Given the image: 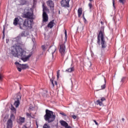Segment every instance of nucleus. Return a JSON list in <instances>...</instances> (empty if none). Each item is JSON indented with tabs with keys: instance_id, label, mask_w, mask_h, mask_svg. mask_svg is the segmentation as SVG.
Returning a JSON list of instances; mask_svg holds the SVG:
<instances>
[{
	"instance_id": "nucleus-1",
	"label": "nucleus",
	"mask_w": 128,
	"mask_h": 128,
	"mask_svg": "<svg viewBox=\"0 0 128 128\" xmlns=\"http://www.w3.org/2000/svg\"><path fill=\"white\" fill-rule=\"evenodd\" d=\"M24 18H26L25 20H21L20 22L18 23V28L21 30L32 28V20H34V14L32 12V8H28L26 12L22 15Z\"/></svg>"
},
{
	"instance_id": "nucleus-2",
	"label": "nucleus",
	"mask_w": 128,
	"mask_h": 128,
	"mask_svg": "<svg viewBox=\"0 0 128 128\" xmlns=\"http://www.w3.org/2000/svg\"><path fill=\"white\" fill-rule=\"evenodd\" d=\"M11 54L14 57L21 58V60L24 62H28L32 56L30 54L28 55L26 52L19 45H14L12 46Z\"/></svg>"
},
{
	"instance_id": "nucleus-3",
	"label": "nucleus",
	"mask_w": 128,
	"mask_h": 128,
	"mask_svg": "<svg viewBox=\"0 0 128 128\" xmlns=\"http://www.w3.org/2000/svg\"><path fill=\"white\" fill-rule=\"evenodd\" d=\"M97 38H98V44L102 45V49L106 48V41L104 40V28H100V30L99 31Z\"/></svg>"
},
{
	"instance_id": "nucleus-4",
	"label": "nucleus",
	"mask_w": 128,
	"mask_h": 128,
	"mask_svg": "<svg viewBox=\"0 0 128 128\" xmlns=\"http://www.w3.org/2000/svg\"><path fill=\"white\" fill-rule=\"evenodd\" d=\"M44 118V120L47 121V122L50 123L55 120V115L54 114V112L48 110H46V114L43 116Z\"/></svg>"
},
{
	"instance_id": "nucleus-5",
	"label": "nucleus",
	"mask_w": 128,
	"mask_h": 128,
	"mask_svg": "<svg viewBox=\"0 0 128 128\" xmlns=\"http://www.w3.org/2000/svg\"><path fill=\"white\" fill-rule=\"evenodd\" d=\"M48 8L47 7L43 6L42 8V22H47L48 21V16L47 15V14L46 13V11H47Z\"/></svg>"
},
{
	"instance_id": "nucleus-6",
	"label": "nucleus",
	"mask_w": 128,
	"mask_h": 128,
	"mask_svg": "<svg viewBox=\"0 0 128 128\" xmlns=\"http://www.w3.org/2000/svg\"><path fill=\"white\" fill-rule=\"evenodd\" d=\"M14 64H16V66L18 67V70L20 72H21V70H26L29 68L28 64H20V63L16 62H14Z\"/></svg>"
},
{
	"instance_id": "nucleus-7",
	"label": "nucleus",
	"mask_w": 128,
	"mask_h": 128,
	"mask_svg": "<svg viewBox=\"0 0 128 128\" xmlns=\"http://www.w3.org/2000/svg\"><path fill=\"white\" fill-rule=\"evenodd\" d=\"M14 120V114H11V116H10V119L7 120V124H6L7 128H12V120Z\"/></svg>"
},
{
	"instance_id": "nucleus-8",
	"label": "nucleus",
	"mask_w": 128,
	"mask_h": 128,
	"mask_svg": "<svg viewBox=\"0 0 128 128\" xmlns=\"http://www.w3.org/2000/svg\"><path fill=\"white\" fill-rule=\"evenodd\" d=\"M59 52L62 55V58H64L65 54V44L64 43L60 44V48L59 49Z\"/></svg>"
},
{
	"instance_id": "nucleus-9",
	"label": "nucleus",
	"mask_w": 128,
	"mask_h": 128,
	"mask_svg": "<svg viewBox=\"0 0 128 128\" xmlns=\"http://www.w3.org/2000/svg\"><path fill=\"white\" fill-rule=\"evenodd\" d=\"M70 1V0H62V1L60 2V4L62 5V7L64 8H69Z\"/></svg>"
},
{
	"instance_id": "nucleus-10",
	"label": "nucleus",
	"mask_w": 128,
	"mask_h": 128,
	"mask_svg": "<svg viewBox=\"0 0 128 128\" xmlns=\"http://www.w3.org/2000/svg\"><path fill=\"white\" fill-rule=\"evenodd\" d=\"M104 101H106V98L104 97L100 98V99L96 100V105L103 106H104V104H103Z\"/></svg>"
},
{
	"instance_id": "nucleus-11",
	"label": "nucleus",
	"mask_w": 128,
	"mask_h": 128,
	"mask_svg": "<svg viewBox=\"0 0 128 128\" xmlns=\"http://www.w3.org/2000/svg\"><path fill=\"white\" fill-rule=\"evenodd\" d=\"M47 6H48L51 10H54V2L52 0H50L46 2Z\"/></svg>"
},
{
	"instance_id": "nucleus-12",
	"label": "nucleus",
	"mask_w": 128,
	"mask_h": 128,
	"mask_svg": "<svg viewBox=\"0 0 128 128\" xmlns=\"http://www.w3.org/2000/svg\"><path fill=\"white\" fill-rule=\"evenodd\" d=\"M77 14L78 16V18H80V16L82 15V17H84V20H86V19L84 18V14H82V8H78V10H77Z\"/></svg>"
},
{
	"instance_id": "nucleus-13",
	"label": "nucleus",
	"mask_w": 128,
	"mask_h": 128,
	"mask_svg": "<svg viewBox=\"0 0 128 128\" xmlns=\"http://www.w3.org/2000/svg\"><path fill=\"white\" fill-rule=\"evenodd\" d=\"M48 52H50L51 54H54L56 52V47L55 46H50V48H48Z\"/></svg>"
},
{
	"instance_id": "nucleus-14",
	"label": "nucleus",
	"mask_w": 128,
	"mask_h": 128,
	"mask_svg": "<svg viewBox=\"0 0 128 128\" xmlns=\"http://www.w3.org/2000/svg\"><path fill=\"white\" fill-rule=\"evenodd\" d=\"M60 124L64 126V128L70 127V126H68V123H66V122H65L64 120H60Z\"/></svg>"
},
{
	"instance_id": "nucleus-15",
	"label": "nucleus",
	"mask_w": 128,
	"mask_h": 128,
	"mask_svg": "<svg viewBox=\"0 0 128 128\" xmlns=\"http://www.w3.org/2000/svg\"><path fill=\"white\" fill-rule=\"evenodd\" d=\"M54 20H51L50 22H48V24H47V28H54V24H55V23L54 22Z\"/></svg>"
},
{
	"instance_id": "nucleus-16",
	"label": "nucleus",
	"mask_w": 128,
	"mask_h": 128,
	"mask_svg": "<svg viewBox=\"0 0 128 128\" xmlns=\"http://www.w3.org/2000/svg\"><path fill=\"white\" fill-rule=\"evenodd\" d=\"M18 100L14 102V106H16V108H18V106L20 105V100H18V99L20 98L21 97L20 96H18Z\"/></svg>"
},
{
	"instance_id": "nucleus-17",
	"label": "nucleus",
	"mask_w": 128,
	"mask_h": 128,
	"mask_svg": "<svg viewBox=\"0 0 128 128\" xmlns=\"http://www.w3.org/2000/svg\"><path fill=\"white\" fill-rule=\"evenodd\" d=\"M20 22H21V20H18V18H14V26H17V24L20 23Z\"/></svg>"
},
{
	"instance_id": "nucleus-18",
	"label": "nucleus",
	"mask_w": 128,
	"mask_h": 128,
	"mask_svg": "<svg viewBox=\"0 0 128 128\" xmlns=\"http://www.w3.org/2000/svg\"><path fill=\"white\" fill-rule=\"evenodd\" d=\"M125 77H122V78H121V80L120 81V86L121 87H122V85L125 83Z\"/></svg>"
},
{
	"instance_id": "nucleus-19",
	"label": "nucleus",
	"mask_w": 128,
	"mask_h": 128,
	"mask_svg": "<svg viewBox=\"0 0 128 128\" xmlns=\"http://www.w3.org/2000/svg\"><path fill=\"white\" fill-rule=\"evenodd\" d=\"M74 71V68H73V67L69 68L68 69H66V72H69V73H70Z\"/></svg>"
},
{
	"instance_id": "nucleus-20",
	"label": "nucleus",
	"mask_w": 128,
	"mask_h": 128,
	"mask_svg": "<svg viewBox=\"0 0 128 128\" xmlns=\"http://www.w3.org/2000/svg\"><path fill=\"white\" fill-rule=\"evenodd\" d=\"M26 116H28V118H32V117H34V116L32 115V113L26 112Z\"/></svg>"
},
{
	"instance_id": "nucleus-21",
	"label": "nucleus",
	"mask_w": 128,
	"mask_h": 128,
	"mask_svg": "<svg viewBox=\"0 0 128 128\" xmlns=\"http://www.w3.org/2000/svg\"><path fill=\"white\" fill-rule=\"evenodd\" d=\"M18 120L20 121L21 124H23L25 122V118H20V119H18Z\"/></svg>"
},
{
	"instance_id": "nucleus-22",
	"label": "nucleus",
	"mask_w": 128,
	"mask_h": 128,
	"mask_svg": "<svg viewBox=\"0 0 128 128\" xmlns=\"http://www.w3.org/2000/svg\"><path fill=\"white\" fill-rule=\"evenodd\" d=\"M100 88H102L100 90H102L106 88V78H104V84L100 86Z\"/></svg>"
},
{
	"instance_id": "nucleus-23",
	"label": "nucleus",
	"mask_w": 128,
	"mask_h": 128,
	"mask_svg": "<svg viewBox=\"0 0 128 128\" xmlns=\"http://www.w3.org/2000/svg\"><path fill=\"white\" fill-rule=\"evenodd\" d=\"M11 110L14 112V114H16V108H14V107L11 106Z\"/></svg>"
},
{
	"instance_id": "nucleus-24",
	"label": "nucleus",
	"mask_w": 128,
	"mask_h": 128,
	"mask_svg": "<svg viewBox=\"0 0 128 128\" xmlns=\"http://www.w3.org/2000/svg\"><path fill=\"white\" fill-rule=\"evenodd\" d=\"M20 36H26V34H25V32H21V34H20Z\"/></svg>"
},
{
	"instance_id": "nucleus-25",
	"label": "nucleus",
	"mask_w": 128,
	"mask_h": 128,
	"mask_svg": "<svg viewBox=\"0 0 128 128\" xmlns=\"http://www.w3.org/2000/svg\"><path fill=\"white\" fill-rule=\"evenodd\" d=\"M64 34L66 36V37L64 38V39L66 40V30H64Z\"/></svg>"
},
{
	"instance_id": "nucleus-26",
	"label": "nucleus",
	"mask_w": 128,
	"mask_h": 128,
	"mask_svg": "<svg viewBox=\"0 0 128 128\" xmlns=\"http://www.w3.org/2000/svg\"><path fill=\"white\" fill-rule=\"evenodd\" d=\"M118 2L121 3V4H124L125 3V0H118Z\"/></svg>"
},
{
	"instance_id": "nucleus-27",
	"label": "nucleus",
	"mask_w": 128,
	"mask_h": 128,
	"mask_svg": "<svg viewBox=\"0 0 128 128\" xmlns=\"http://www.w3.org/2000/svg\"><path fill=\"white\" fill-rule=\"evenodd\" d=\"M88 8H90V10L92 8V4H91V2L88 3Z\"/></svg>"
},
{
	"instance_id": "nucleus-28",
	"label": "nucleus",
	"mask_w": 128,
	"mask_h": 128,
	"mask_svg": "<svg viewBox=\"0 0 128 128\" xmlns=\"http://www.w3.org/2000/svg\"><path fill=\"white\" fill-rule=\"evenodd\" d=\"M58 76H60V70H58L57 74H56V77H57L58 78Z\"/></svg>"
},
{
	"instance_id": "nucleus-29",
	"label": "nucleus",
	"mask_w": 128,
	"mask_h": 128,
	"mask_svg": "<svg viewBox=\"0 0 128 128\" xmlns=\"http://www.w3.org/2000/svg\"><path fill=\"white\" fill-rule=\"evenodd\" d=\"M60 114H61L62 116H66V114H65L64 112H60Z\"/></svg>"
},
{
	"instance_id": "nucleus-30",
	"label": "nucleus",
	"mask_w": 128,
	"mask_h": 128,
	"mask_svg": "<svg viewBox=\"0 0 128 128\" xmlns=\"http://www.w3.org/2000/svg\"><path fill=\"white\" fill-rule=\"evenodd\" d=\"M2 79H3V75L0 74V80H2Z\"/></svg>"
},
{
	"instance_id": "nucleus-31",
	"label": "nucleus",
	"mask_w": 128,
	"mask_h": 128,
	"mask_svg": "<svg viewBox=\"0 0 128 128\" xmlns=\"http://www.w3.org/2000/svg\"><path fill=\"white\" fill-rule=\"evenodd\" d=\"M43 128H51L50 126H43Z\"/></svg>"
},
{
	"instance_id": "nucleus-32",
	"label": "nucleus",
	"mask_w": 128,
	"mask_h": 128,
	"mask_svg": "<svg viewBox=\"0 0 128 128\" xmlns=\"http://www.w3.org/2000/svg\"><path fill=\"white\" fill-rule=\"evenodd\" d=\"M93 122H94L95 123V125L98 126V122H96V120H93Z\"/></svg>"
},
{
	"instance_id": "nucleus-33",
	"label": "nucleus",
	"mask_w": 128,
	"mask_h": 128,
	"mask_svg": "<svg viewBox=\"0 0 128 128\" xmlns=\"http://www.w3.org/2000/svg\"><path fill=\"white\" fill-rule=\"evenodd\" d=\"M42 50H45L44 46H42Z\"/></svg>"
},
{
	"instance_id": "nucleus-34",
	"label": "nucleus",
	"mask_w": 128,
	"mask_h": 128,
	"mask_svg": "<svg viewBox=\"0 0 128 128\" xmlns=\"http://www.w3.org/2000/svg\"><path fill=\"white\" fill-rule=\"evenodd\" d=\"M72 118L74 120H76V116H72Z\"/></svg>"
},
{
	"instance_id": "nucleus-35",
	"label": "nucleus",
	"mask_w": 128,
	"mask_h": 128,
	"mask_svg": "<svg viewBox=\"0 0 128 128\" xmlns=\"http://www.w3.org/2000/svg\"><path fill=\"white\" fill-rule=\"evenodd\" d=\"M51 84H52V86H54V81L51 80Z\"/></svg>"
},
{
	"instance_id": "nucleus-36",
	"label": "nucleus",
	"mask_w": 128,
	"mask_h": 128,
	"mask_svg": "<svg viewBox=\"0 0 128 128\" xmlns=\"http://www.w3.org/2000/svg\"><path fill=\"white\" fill-rule=\"evenodd\" d=\"M22 128H28L27 126H26V124L24 125V126H22Z\"/></svg>"
},
{
	"instance_id": "nucleus-37",
	"label": "nucleus",
	"mask_w": 128,
	"mask_h": 128,
	"mask_svg": "<svg viewBox=\"0 0 128 128\" xmlns=\"http://www.w3.org/2000/svg\"><path fill=\"white\" fill-rule=\"evenodd\" d=\"M3 39H4V28H3Z\"/></svg>"
},
{
	"instance_id": "nucleus-38",
	"label": "nucleus",
	"mask_w": 128,
	"mask_h": 128,
	"mask_svg": "<svg viewBox=\"0 0 128 128\" xmlns=\"http://www.w3.org/2000/svg\"><path fill=\"white\" fill-rule=\"evenodd\" d=\"M121 120H122L124 122L125 120V119L124 118H121Z\"/></svg>"
},
{
	"instance_id": "nucleus-39",
	"label": "nucleus",
	"mask_w": 128,
	"mask_h": 128,
	"mask_svg": "<svg viewBox=\"0 0 128 128\" xmlns=\"http://www.w3.org/2000/svg\"><path fill=\"white\" fill-rule=\"evenodd\" d=\"M112 4L114 5V1L113 2H112Z\"/></svg>"
},
{
	"instance_id": "nucleus-40",
	"label": "nucleus",
	"mask_w": 128,
	"mask_h": 128,
	"mask_svg": "<svg viewBox=\"0 0 128 128\" xmlns=\"http://www.w3.org/2000/svg\"><path fill=\"white\" fill-rule=\"evenodd\" d=\"M54 83H55V85H58V82H56V81L54 82Z\"/></svg>"
},
{
	"instance_id": "nucleus-41",
	"label": "nucleus",
	"mask_w": 128,
	"mask_h": 128,
	"mask_svg": "<svg viewBox=\"0 0 128 128\" xmlns=\"http://www.w3.org/2000/svg\"><path fill=\"white\" fill-rule=\"evenodd\" d=\"M88 64H90V66H91V62H88Z\"/></svg>"
},
{
	"instance_id": "nucleus-42",
	"label": "nucleus",
	"mask_w": 128,
	"mask_h": 128,
	"mask_svg": "<svg viewBox=\"0 0 128 128\" xmlns=\"http://www.w3.org/2000/svg\"><path fill=\"white\" fill-rule=\"evenodd\" d=\"M64 128H72V127H70V126L64 127Z\"/></svg>"
},
{
	"instance_id": "nucleus-43",
	"label": "nucleus",
	"mask_w": 128,
	"mask_h": 128,
	"mask_svg": "<svg viewBox=\"0 0 128 128\" xmlns=\"http://www.w3.org/2000/svg\"><path fill=\"white\" fill-rule=\"evenodd\" d=\"M88 1L92 2V0H88Z\"/></svg>"
},
{
	"instance_id": "nucleus-44",
	"label": "nucleus",
	"mask_w": 128,
	"mask_h": 128,
	"mask_svg": "<svg viewBox=\"0 0 128 128\" xmlns=\"http://www.w3.org/2000/svg\"><path fill=\"white\" fill-rule=\"evenodd\" d=\"M100 24H103V22H100Z\"/></svg>"
}]
</instances>
